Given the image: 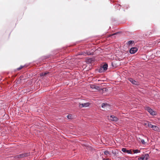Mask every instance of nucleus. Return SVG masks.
<instances>
[{"mask_svg":"<svg viewBox=\"0 0 160 160\" xmlns=\"http://www.w3.org/2000/svg\"><path fill=\"white\" fill-rule=\"evenodd\" d=\"M30 155V153H25L17 155L15 156V158H22L25 157H28Z\"/></svg>","mask_w":160,"mask_h":160,"instance_id":"obj_1","label":"nucleus"},{"mask_svg":"<svg viewBox=\"0 0 160 160\" xmlns=\"http://www.w3.org/2000/svg\"><path fill=\"white\" fill-rule=\"evenodd\" d=\"M149 157V155L148 154H143L141 157L138 158L139 160H147L148 157Z\"/></svg>","mask_w":160,"mask_h":160,"instance_id":"obj_2","label":"nucleus"},{"mask_svg":"<svg viewBox=\"0 0 160 160\" xmlns=\"http://www.w3.org/2000/svg\"><path fill=\"white\" fill-rule=\"evenodd\" d=\"M146 109L152 115L154 116L156 114V112L149 107H147L146 108Z\"/></svg>","mask_w":160,"mask_h":160,"instance_id":"obj_3","label":"nucleus"},{"mask_svg":"<svg viewBox=\"0 0 160 160\" xmlns=\"http://www.w3.org/2000/svg\"><path fill=\"white\" fill-rule=\"evenodd\" d=\"M90 105V103L88 102H87L83 103L80 104L79 107L80 108H82L83 107H88Z\"/></svg>","mask_w":160,"mask_h":160,"instance_id":"obj_4","label":"nucleus"},{"mask_svg":"<svg viewBox=\"0 0 160 160\" xmlns=\"http://www.w3.org/2000/svg\"><path fill=\"white\" fill-rule=\"evenodd\" d=\"M138 49L136 47H133L131 48L130 50V53L131 54H134L137 52Z\"/></svg>","mask_w":160,"mask_h":160,"instance_id":"obj_5","label":"nucleus"},{"mask_svg":"<svg viewBox=\"0 0 160 160\" xmlns=\"http://www.w3.org/2000/svg\"><path fill=\"white\" fill-rule=\"evenodd\" d=\"M110 119L111 120L115 121H117L118 120V118L116 117L114 115H112L111 116Z\"/></svg>","mask_w":160,"mask_h":160,"instance_id":"obj_6","label":"nucleus"},{"mask_svg":"<svg viewBox=\"0 0 160 160\" xmlns=\"http://www.w3.org/2000/svg\"><path fill=\"white\" fill-rule=\"evenodd\" d=\"M129 80L132 84L135 85L137 84V82L132 78H130L129 79Z\"/></svg>","mask_w":160,"mask_h":160,"instance_id":"obj_7","label":"nucleus"},{"mask_svg":"<svg viewBox=\"0 0 160 160\" xmlns=\"http://www.w3.org/2000/svg\"><path fill=\"white\" fill-rule=\"evenodd\" d=\"M152 128V130L155 131H158L159 130V128L157 126L153 125Z\"/></svg>","mask_w":160,"mask_h":160,"instance_id":"obj_8","label":"nucleus"},{"mask_svg":"<svg viewBox=\"0 0 160 160\" xmlns=\"http://www.w3.org/2000/svg\"><path fill=\"white\" fill-rule=\"evenodd\" d=\"M102 67L103 68V70L105 71L106 70L108 69V65L107 63H105L103 65Z\"/></svg>","mask_w":160,"mask_h":160,"instance_id":"obj_9","label":"nucleus"},{"mask_svg":"<svg viewBox=\"0 0 160 160\" xmlns=\"http://www.w3.org/2000/svg\"><path fill=\"white\" fill-rule=\"evenodd\" d=\"M90 87L92 89H98L99 87L94 85H90Z\"/></svg>","mask_w":160,"mask_h":160,"instance_id":"obj_10","label":"nucleus"},{"mask_svg":"<svg viewBox=\"0 0 160 160\" xmlns=\"http://www.w3.org/2000/svg\"><path fill=\"white\" fill-rule=\"evenodd\" d=\"M104 155H106L107 156H108L110 155L109 152L108 151H105L104 152Z\"/></svg>","mask_w":160,"mask_h":160,"instance_id":"obj_11","label":"nucleus"},{"mask_svg":"<svg viewBox=\"0 0 160 160\" xmlns=\"http://www.w3.org/2000/svg\"><path fill=\"white\" fill-rule=\"evenodd\" d=\"M134 153H137L140 152V151L138 149H134L133 150Z\"/></svg>","mask_w":160,"mask_h":160,"instance_id":"obj_12","label":"nucleus"},{"mask_svg":"<svg viewBox=\"0 0 160 160\" xmlns=\"http://www.w3.org/2000/svg\"><path fill=\"white\" fill-rule=\"evenodd\" d=\"M48 72H42L40 73L41 76H45L46 75L48 74Z\"/></svg>","mask_w":160,"mask_h":160,"instance_id":"obj_13","label":"nucleus"},{"mask_svg":"<svg viewBox=\"0 0 160 160\" xmlns=\"http://www.w3.org/2000/svg\"><path fill=\"white\" fill-rule=\"evenodd\" d=\"M109 107V105L107 104L106 103L105 104L104 103H103L102 104V108H104L106 107Z\"/></svg>","mask_w":160,"mask_h":160,"instance_id":"obj_14","label":"nucleus"},{"mask_svg":"<svg viewBox=\"0 0 160 160\" xmlns=\"http://www.w3.org/2000/svg\"><path fill=\"white\" fill-rule=\"evenodd\" d=\"M153 125H152L150 122H148V126L152 128V126H153Z\"/></svg>","mask_w":160,"mask_h":160,"instance_id":"obj_15","label":"nucleus"},{"mask_svg":"<svg viewBox=\"0 0 160 160\" xmlns=\"http://www.w3.org/2000/svg\"><path fill=\"white\" fill-rule=\"evenodd\" d=\"M105 71L104 70H103V68L101 67L99 69V72L100 73L102 72Z\"/></svg>","mask_w":160,"mask_h":160,"instance_id":"obj_16","label":"nucleus"},{"mask_svg":"<svg viewBox=\"0 0 160 160\" xmlns=\"http://www.w3.org/2000/svg\"><path fill=\"white\" fill-rule=\"evenodd\" d=\"M134 43V41H129L128 42V44L129 45H132Z\"/></svg>","mask_w":160,"mask_h":160,"instance_id":"obj_17","label":"nucleus"},{"mask_svg":"<svg viewBox=\"0 0 160 160\" xmlns=\"http://www.w3.org/2000/svg\"><path fill=\"white\" fill-rule=\"evenodd\" d=\"M127 150L126 148H122V151L124 152H127Z\"/></svg>","mask_w":160,"mask_h":160,"instance_id":"obj_18","label":"nucleus"},{"mask_svg":"<svg viewBox=\"0 0 160 160\" xmlns=\"http://www.w3.org/2000/svg\"><path fill=\"white\" fill-rule=\"evenodd\" d=\"M141 142L142 143L143 145H145L146 144V142H145V141L144 139H142L141 140Z\"/></svg>","mask_w":160,"mask_h":160,"instance_id":"obj_19","label":"nucleus"},{"mask_svg":"<svg viewBox=\"0 0 160 160\" xmlns=\"http://www.w3.org/2000/svg\"><path fill=\"white\" fill-rule=\"evenodd\" d=\"M23 67V66H20L19 68H17V70H19L22 69Z\"/></svg>","mask_w":160,"mask_h":160,"instance_id":"obj_20","label":"nucleus"},{"mask_svg":"<svg viewBox=\"0 0 160 160\" xmlns=\"http://www.w3.org/2000/svg\"><path fill=\"white\" fill-rule=\"evenodd\" d=\"M127 153L128 154H131L132 153V152L131 150H128L127 151Z\"/></svg>","mask_w":160,"mask_h":160,"instance_id":"obj_21","label":"nucleus"},{"mask_svg":"<svg viewBox=\"0 0 160 160\" xmlns=\"http://www.w3.org/2000/svg\"><path fill=\"white\" fill-rule=\"evenodd\" d=\"M118 33V32H117L115 33H113V34H112V35H110V36H112L114 35H116V34H117V33Z\"/></svg>","mask_w":160,"mask_h":160,"instance_id":"obj_22","label":"nucleus"},{"mask_svg":"<svg viewBox=\"0 0 160 160\" xmlns=\"http://www.w3.org/2000/svg\"><path fill=\"white\" fill-rule=\"evenodd\" d=\"M67 118H69V119H71V118H70V115H68L67 116Z\"/></svg>","mask_w":160,"mask_h":160,"instance_id":"obj_23","label":"nucleus"},{"mask_svg":"<svg viewBox=\"0 0 160 160\" xmlns=\"http://www.w3.org/2000/svg\"><path fill=\"white\" fill-rule=\"evenodd\" d=\"M143 124L144 126L146 125H148V122H147L146 123H144Z\"/></svg>","mask_w":160,"mask_h":160,"instance_id":"obj_24","label":"nucleus"},{"mask_svg":"<svg viewBox=\"0 0 160 160\" xmlns=\"http://www.w3.org/2000/svg\"><path fill=\"white\" fill-rule=\"evenodd\" d=\"M102 160H109L108 158L105 159V158H103Z\"/></svg>","mask_w":160,"mask_h":160,"instance_id":"obj_25","label":"nucleus"}]
</instances>
